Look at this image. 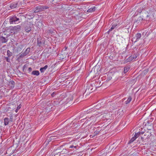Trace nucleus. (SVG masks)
I'll use <instances>...</instances> for the list:
<instances>
[{"label":"nucleus","mask_w":156,"mask_h":156,"mask_svg":"<svg viewBox=\"0 0 156 156\" xmlns=\"http://www.w3.org/2000/svg\"><path fill=\"white\" fill-rule=\"evenodd\" d=\"M100 86L95 85V84L94 83H88L86 87L85 91L83 93V97L85 96L86 97L87 95H88L94 91L97 87H99Z\"/></svg>","instance_id":"f257e3e1"},{"label":"nucleus","mask_w":156,"mask_h":156,"mask_svg":"<svg viewBox=\"0 0 156 156\" xmlns=\"http://www.w3.org/2000/svg\"><path fill=\"white\" fill-rule=\"evenodd\" d=\"M21 19L20 17L17 15H12L9 17V22L10 24H16L21 22Z\"/></svg>","instance_id":"f03ea898"},{"label":"nucleus","mask_w":156,"mask_h":156,"mask_svg":"<svg viewBox=\"0 0 156 156\" xmlns=\"http://www.w3.org/2000/svg\"><path fill=\"white\" fill-rule=\"evenodd\" d=\"M86 120L82 125V126H84V127L90 125L92 123H94L96 121L95 117L94 116H92L87 119L86 118Z\"/></svg>","instance_id":"7ed1b4c3"},{"label":"nucleus","mask_w":156,"mask_h":156,"mask_svg":"<svg viewBox=\"0 0 156 156\" xmlns=\"http://www.w3.org/2000/svg\"><path fill=\"white\" fill-rule=\"evenodd\" d=\"M8 35H6L5 33H3L2 36L0 35V46L2 45V43H6L8 40Z\"/></svg>","instance_id":"20e7f679"},{"label":"nucleus","mask_w":156,"mask_h":156,"mask_svg":"<svg viewBox=\"0 0 156 156\" xmlns=\"http://www.w3.org/2000/svg\"><path fill=\"white\" fill-rule=\"evenodd\" d=\"M48 8V7L45 5H39L35 8L34 12L35 13L38 12Z\"/></svg>","instance_id":"39448f33"},{"label":"nucleus","mask_w":156,"mask_h":156,"mask_svg":"<svg viewBox=\"0 0 156 156\" xmlns=\"http://www.w3.org/2000/svg\"><path fill=\"white\" fill-rule=\"evenodd\" d=\"M33 25L32 23L29 22L27 23L25 27V30L27 32H29L31 30L32 26Z\"/></svg>","instance_id":"423d86ee"},{"label":"nucleus","mask_w":156,"mask_h":156,"mask_svg":"<svg viewBox=\"0 0 156 156\" xmlns=\"http://www.w3.org/2000/svg\"><path fill=\"white\" fill-rule=\"evenodd\" d=\"M143 20H144L142 17L141 16L139 17L137 20L135 21L134 25H135V26L136 27L138 25L141 24L142 23Z\"/></svg>","instance_id":"0eeeda50"},{"label":"nucleus","mask_w":156,"mask_h":156,"mask_svg":"<svg viewBox=\"0 0 156 156\" xmlns=\"http://www.w3.org/2000/svg\"><path fill=\"white\" fill-rule=\"evenodd\" d=\"M12 29L13 31H14L15 33L19 32L21 30V27L20 25H17L12 27Z\"/></svg>","instance_id":"6e6552de"},{"label":"nucleus","mask_w":156,"mask_h":156,"mask_svg":"<svg viewBox=\"0 0 156 156\" xmlns=\"http://www.w3.org/2000/svg\"><path fill=\"white\" fill-rule=\"evenodd\" d=\"M41 39L42 38L40 36L38 37L37 39V44L39 46H41L42 44Z\"/></svg>","instance_id":"1a4fd4ad"},{"label":"nucleus","mask_w":156,"mask_h":156,"mask_svg":"<svg viewBox=\"0 0 156 156\" xmlns=\"http://www.w3.org/2000/svg\"><path fill=\"white\" fill-rule=\"evenodd\" d=\"M18 3L17 2H14L11 4L10 7L11 9H13L17 7Z\"/></svg>","instance_id":"9d476101"},{"label":"nucleus","mask_w":156,"mask_h":156,"mask_svg":"<svg viewBox=\"0 0 156 156\" xmlns=\"http://www.w3.org/2000/svg\"><path fill=\"white\" fill-rule=\"evenodd\" d=\"M141 34L140 33H137L136 34V41H134V43L136 42L137 41H138L139 40L140 38L141 37Z\"/></svg>","instance_id":"9b49d317"},{"label":"nucleus","mask_w":156,"mask_h":156,"mask_svg":"<svg viewBox=\"0 0 156 156\" xmlns=\"http://www.w3.org/2000/svg\"><path fill=\"white\" fill-rule=\"evenodd\" d=\"M4 125L5 126H6L9 124V122H10V120H9V119L8 118H5L4 119Z\"/></svg>","instance_id":"f8f14e48"},{"label":"nucleus","mask_w":156,"mask_h":156,"mask_svg":"<svg viewBox=\"0 0 156 156\" xmlns=\"http://www.w3.org/2000/svg\"><path fill=\"white\" fill-rule=\"evenodd\" d=\"M15 82L13 81H10L9 83V85L11 88H13L15 86Z\"/></svg>","instance_id":"ddd939ff"},{"label":"nucleus","mask_w":156,"mask_h":156,"mask_svg":"<svg viewBox=\"0 0 156 156\" xmlns=\"http://www.w3.org/2000/svg\"><path fill=\"white\" fill-rule=\"evenodd\" d=\"M31 74L33 75H36V76H38L40 73L37 70H34L31 73Z\"/></svg>","instance_id":"4468645a"},{"label":"nucleus","mask_w":156,"mask_h":156,"mask_svg":"<svg viewBox=\"0 0 156 156\" xmlns=\"http://www.w3.org/2000/svg\"><path fill=\"white\" fill-rule=\"evenodd\" d=\"M48 66L45 65L44 67L40 68V71L41 73H43L48 68Z\"/></svg>","instance_id":"2eb2a0df"},{"label":"nucleus","mask_w":156,"mask_h":156,"mask_svg":"<svg viewBox=\"0 0 156 156\" xmlns=\"http://www.w3.org/2000/svg\"><path fill=\"white\" fill-rule=\"evenodd\" d=\"M130 67L129 66H126L124 68V73H126L129 69Z\"/></svg>","instance_id":"dca6fc26"},{"label":"nucleus","mask_w":156,"mask_h":156,"mask_svg":"<svg viewBox=\"0 0 156 156\" xmlns=\"http://www.w3.org/2000/svg\"><path fill=\"white\" fill-rule=\"evenodd\" d=\"M95 7L94 6L92 8H90L89 9L87 10V12H91L94 11L95 10Z\"/></svg>","instance_id":"f3484780"},{"label":"nucleus","mask_w":156,"mask_h":156,"mask_svg":"<svg viewBox=\"0 0 156 156\" xmlns=\"http://www.w3.org/2000/svg\"><path fill=\"white\" fill-rule=\"evenodd\" d=\"M30 50V48H28L27 49L25 52L23 53V55L25 56L27 55L29 53Z\"/></svg>","instance_id":"a211bd4d"},{"label":"nucleus","mask_w":156,"mask_h":156,"mask_svg":"<svg viewBox=\"0 0 156 156\" xmlns=\"http://www.w3.org/2000/svg\"><path fill=\"white\" fill-rule=\"evenodd\" d=\"M59 153V152H58ZM60 155L61 154H66L68 153V151L66 149H63L62 151L60 152Z\"/></svg>","instance_id":"6ab92c4d"},{"label":"nucleus","mask_w":156,"mask_h":156,"mask_svg":"<svg viewBox=\"0 0 156 156\" xmlns=\"http://www.w3.org/2000/svg\"><path fill=\"white\" fill-rule=\"evenodd\" d=\"M147 16L146 18H145V20H150L151 17V14H150L148 13V12L147 13Z\"/></svg>","instance_id":"aec40b11"},{"label":"nucleus","mask_w":156,"mask_h":156,"mask_svg":"<svg viewBox=\"0 0 156 156\" xmlns=\"http://www.w3.org/2000/svg\"><path fill=\"white\" fill-rule=\"evenodd\" d=\"M117 26V24H113L112 25V27L108 31V32H109L112 30L113 29H114L115 27Z\"/></svg>","instance_id":"412c9836"},{"label":"nucleus","mask_w":156,"mask_h":156,"mask_svg":"<svg viewBox=\"0 0 156 156\" xmlns=\"http://www.w3.org/2000/svg\"><path fill=\"white\" fill-rule=\"evenodd\" d=\"M132 99V97L131 96H129L128 98L127 101H125V104H128V103L130 102V101H131Z\"/></svg>","instance_id":"4be33fe9"},{"label":"nucleus","mask_w":156,"mask_h":156,"mask_svg":"<svg viewBox=\"0 0 156 156\" xmlns=\"http://www.w3.org/2000/svg\"><path fill=\"white\" fill-rule=\"evenodd\" d=\"M7 55L8 57H10L11 56H12L13 54L9 50H8L7 51Z\"/></svg>","instance_id":"5701e85b"},{"label":"nucleus","mask_w":156,"mask_h":156,"mask_svg":"<svg viewBox=\"0 0 156 156\" xmlns=\"http://www.w3.org/2000/svg\"><path fill=\"white\" fill-rule=\"evenodd\" d=\"M131 56H132V58L133 59H135L138 56V54L137 52L135 53L133 55H131Z\"/></svg>","instance_id":"b1692460"},{"label":"nucleus","mask_w":156,"mask_h":156,"mask_svg":"<svg viewBox=\"0 0 156 156\" xmlns=\"http://www.w3.org/2000/svg\"><path fill=\"white\" fill-rule=\"evenodd\" d=\"M9 117H10V122H12L13 121V115L12 114H9Z\"/></svg>","instance_id":"393cba45"},{"label":"nucleus","mask_w":156,"mask_h":156,"mask_svg":"<svg viewBox=\"0 0 156 156\" xmlns=\"http://www.w3.org/2000/svg\"><path fill=\"white\" fill-rule=\"evenodd\" d=\"M147 12H145L144 13H143V15L142 16L143 17L142 18H143V20H145V18H146L147 16H146L147 15Z\"/></svg>","instance_id":"a878e982"},{"label":"nucleus","mask_w":156,"mask_h":156,"mask_svg":"<svg viewBox=\"0 0 156 156\" xmlns=\"http://www.w3.org/2000/svg\"><path fill=\"white\" fill-rule=\"evenodd\" d=\"M60 102L58 101H54L53 104L54 106L57 105L59 104Z\"/></svg>","instance_id":"bb28decb"},{"label":"nucleus","mask_w":156,"mask_h":156,"mask_svg":"<svg viewBox=\"0 0 156 156\" xmlns=\"http://www.w3.org/2000/svg\"><path fill=\"white\" fill-rule=\"evenodd\" d=\"M133 60V58H132V56H130L126 59V61L127 62H129Z\"/></svg>","instance_id":"cd10ccee"},{"label":"nucleus","mask_w":156,"mask_h":156,"mask_svg":"<svg viewBox=\"0 0 156 156\" xmlns=\"http://www.w3.org/2000/svg\"><path fill=\"white\" fill-rule=\"evenodd\" d=\"M133 60V58H132V56H130L126 59V61L127 62H129Z\"/></svg>","instance_id":"c85d7f7f"},{"label":"nucleus","mask_w":156,"mask_h":156,"mask_svg":"<svg viewBox=\"0 0 156 156\" xmlns=\"http://www.w3.org/2000/svg\"><path fill=\"white\" fill-rule=\"evenodd\" d=\"M136 139V138L134 136L129 141V143H130L133 142Z\"/></svg>","instance_id":"c756f323"},{"label":"nucleus","mask_w":156,"mask_h":156,"mask_svg":"<svg viewBox=\"0 0 156 156\" xmlns=\"http://www.w3.org/2000/svg\"><path fill=\"white\" fill-rule=\"evenodd\" d=\"M140 135V133L138 132L137 133H135L134 136L136 139L137 137H139Z\"/></svg>","instance_id":"7c9ffc66"},{"label":"nucleus","mask_w":156,"mask_h":156,"mask_svg":"<svg viewBox=\"0 0 156 156\" xmlns=\"http://www.w3.org/2000/svg\"><path fill=\"white\" fill-rule=\"evenodd\" d=\"M77 145H71L70 147V148H74L75 149H76V148L77 147Z\"/></svg>","instance_id":"2f4dec72"},{"label":"nucleus","mask_w":156,"mask_h":156,"mask_svg":"<svg viewBox=\"0 0 156 156\" xmlns=\"http://www.w3.org/2000/svg\"><path fill=\"white\" fill-rule=\"evenodd\" d=\"M9 58V57H5V59L6 60L7 62H10V59Z\"/></svg>","instance_id":"473e14b6"},{"label":"nucleus","mask_w":156,"mask_h":156,"mask_svg":"<svg viewBox=\"0 0 156 156\" xmlns=\"http://www.w3.org/2000/svg\"><path fill=\"white\" fill-rule=\"evenodd\" d=\"M100 131H95L94 132V135H97L99 133Z\"/></svg>","instance_id":"72a5a7b5"},{"label":"nucleus","mask_w":156,"mask_h":156,"mask_svg":"<svg viewBox=\"0 0 156 156\" xmlns=\"http://www.w3.org/2000/svg\"><path fill=\"white\" fill-rule=\"evenodd\" d=\"M27 65H25L23 67V70H26L27 68Z\"/></svg>","instance_id":"f704fd0d"},{"label":"nucleus","mask_w":156,"mask_h":156,"mask_svg":"<svg viewBox=\"0 0 156 156\" xmlns=\"http://www.w3.org/2000/svg\"><path fill=\"white\" fill-rule=\"evenodd\" d=\"M32 68L31 67H29L28 69V73H30L32 71Z\"/></svg>","instance_id":"c9c22d12"},{"label":"nucleus","mask_w":156,"mask_h":156,"mask_svg":"<svg viewBox=\"0 0 156 156\" xmlns=\"http://www.w3.org/2000/svg\"><path fill=\"white\" fill-rule=\"evenodd\" d=\"M56 94V92H54L51 94V96L52 97H54Z\"/></svg>","instance_id":"e433bc0d"},{"label":"nucleus","mask_w":156,"mask_h":156,"mask_svg":"<svg viewBox=\"0 0 156 156\" xmlns=\"http://www.w3.org/2000/svg\"><path fill=\"white\" fill-rule=\"evenodd\" d=\"M56 137V136H51L50 137V139H51V140H54V139H56V138H55Z\"/></svg>","instance_id":"4c0bfd02"},{"label":"nucleus","mask_w":156,"mask_h":156,"mask_svg":"<svg viewBox=\"0 0 156 156\" xmlns=\"http://www.w3.org/2000/svg\"><path fill=\"white\" fill-rule=\"evenodd\" d=\"M1 122L0 121V133L1 132L2 129V126L1 125Z\"/></svg>","instance_id":"58836bf2"},{"label":"nucleus","mask_w":156,"mask_h":156,"mask_svg":"<svg viewBox=\"0 0 156 156\" xmlns=\"http://www.w3.org/2000/svg\"><path fill=\"white\" fill-rule=\"evenodd\" d=\"M101 82H99V85H97V84H95V85H96L97 86H100L99 87H100L101 85L103 83H102L101 84Z\"/></svg>","instance_id":"ea45409f"},{"label":"nucleus","mask_w":156,"mask_h":156,"mask_svg":"<svg viewBox=\"0 0 156 156\" xmlns=\"http://www.w3.org/2000/svg\"><path fill=\"white\" fill-rule=\"evenodd\" d=\"M112 78H109L108 79H107L106 80V81H108L109 80H110Z\"/></svg>","instance_id":"a19ab883"},{"label":"nucleus","mask_w":156,"mask_h":156,"mask_svg":"<svg viewBox=\"0 0 156 156\" xmlns=\"http://www.w3.org/2000/svg\"><path fill=\"white\" fill-rule=\"evenodd\" d=\"M85 119H83L81 120L80 121L81 122H83L84 121Z\"/></svg>","instance_id":"79ce46f5"},{"label":"nucleus","mask_w":156,"mask_h":156,"mask_svg":"<svg viewBox=\"0 0 156 156\" xmlns=\"http://www.w3.org/2000/svg\"><path fill=\"white\" fill-rule=\"evenodd\" d=\"M139 133H140V134H144V132H139Z\"/></svg>","instance_id":"37998d69"},{"label":"nucleus","mask_w":156,"mask_h":156,"mask_svg":"<svg viewBox=\"0 0 156 156\" xmlns=\"http://www.w3.org/2000/svg\"><path fill=\"white\" fill-rule=\"evenodd\" d=\"M113 149V148H112V147H110L109 148V149H110V150L111 149V150H112Z\"/></svg>","instance_id":"c03bdc74"},{"label":"nucleus","mask_w":156,"mask_h":156,"mask_svg":"<svg viewBox=\"0 0 156 156\" xmlns=\"http://www.w3.org/2000/svg\"><path fill=\"white\" fill-rule=\"evenodd\" d=\"M141 140H142H142L143 141V140H144V137H141Z\"/></svg>","instance_id":"a18cd8bd"},{"label":"nucleus","mask_w":156,"mask_h":156,"mask_svg":"<svg viewBox=\"0 0 156 156\" xmlns=\"http://www.w3.org/2000/svg\"><path fill=\"white\" fill-rule=\"evenodd\" d=\"M18 109H16V112H17Z\"/></svg>","instance_id":"49530a36"},{"label":"nucleus","mask_w":156,"mask_h":156,"mask_svg":"<svg viewBox=\"0 0 156 156\" xmlns=\"http://www.w3.org/2000/svg\"><path fill=\"white\" fill-rule=\"evenodd\" d=\"M20 108H19V107L18 106V107H17V109H18V110L19 109H20Z\"/></svg>","instance_id":"de8ad7c7"},{"label":"nucleus","mask_w":156,"mask_h":156,"mask_svg":"<svg viewBox=\"0 0 156 156\" xmlns=\"http://www.w3.org/2000/svg\"><path fill=\"white\" fill-rule=\"evenodd\" d=\"M49 31L50 32H52V31L51 30H49Z\"/></svg>","instance_id":"09e8293b"},{"label":"nucleus","mask_w":156,"mask_h":156,"mask_svg":"<svg viewBox=\"0 0 156 156\" xmlns=\"http://www.w3.org/2000/svg\"><path fill=\"white\" fill-rule=\"evenodd\" d=\"M98 83H99V82L98 81V82H97L96 81V83H97V84Z\"/></svg>","instance_id":"8fccbe9b"},{"label":"nucleus","mask_w":156,"mask_h":156,"mask_svg":"<svg viewBox=\"0 0 156 156\" xmlns=\"http://www.w3.org/2000/svg\"><path fill=\"white\" fill-rule=\"evenodd\" d=\"M80 97L79 98H78V99H80Z\"/></svg>","instance_id":"3c124183"},{"label":"nucleus","mask_w":156,"mask_h":156,"mask_svg":"<svg viewBox=\"0 0 156 156\" xmlns=\"http://www.w3.org/2000/svg\"><path fill=\"white\" fill-rule=\"evenodd\" d=\"M1 154H2L1 152V151H0V155Z\"/></svg>","instance_id":"603ef678"},{"label":"nucleus","mask_w":156,"mask_h":156,"mask_svg":"<svg viewBox=\"0 0 156 156\" xmlns=\"http://www.w3.org/2000/svg\"><path fill=\"white\" fill-rule=\"evenodd\" d=\"M20 50H22V49L21 48H20Z\"/></svg>","instance_id":"864d4df0"},{"label":"nucleus","mask_w":156,"mask_h":156,"mask_svg":"<svg viewBox=\"0 0 156 156\" xmlns=\"http://www.w3.org/2000/svg\"><path fill=\"white\" fill-rule=\"evenodd\" d=\"M145 136H147V135H146L145 134Z\"/></svg>","instance_id":"5fc2aeb1"},{"label":"nucleus","mask_w":156,"mask_h":156,"mask_svg":"<svg viewBox=\"0 0 156 156\" xmlns=\"http://www.w3.org/2000/svg\"><path fill=\"white\" fill-rule=\"evenodd\" d=\"M145 136H147V135H146L145 134Z\"/></svg>","instance_id":"6e6d98bb"},{"label":"nucleus","mask_w":156,"mask_h":156,"mask_svg":"<svg viewBox=\"0 0 156 156\" xmlns=\"http://www.w3.org/2000/svg\"><path fill=\"white\" fill-rule=\"evenodd\" d=\"M145 136H147V135H146L145 134Z\"/></svg>","instance_id":"4d7b16f0"},{"label":"nucleus","mask_w":156,"mask_h":156,"mask_svg":"<svg viewBox=\"0 0 156 156\" xmlns=\"http://www.w3.org/2000/svg\"><path fill=\"white\" fill-rule=\"evenodd\" d=\"M58 148H58V149H58Z\"/></svg>","instance_id":"13d9d810"},{"label":"nucleus","mask_w":156,"mask_h":156,"mask_svg":"<svg viewBox=\"0 0 156 156\" xmlns=\"http://www.w3.org/2000/svg\"><path fill=\"white\" fill-rule=\"evenodd\" d=\"M60 147H62V146H61Z\"/></svg>","instance_id":"bf43d9fd"},{"label":"nucleus","mask_w":156,"mask_h":156,"mask_svg":"<svg viewBox=\"0 0 156 156\" xmlns=\"http://www.w3.org/2000/svg\"><path fill=\"white\" fill-rule=\"evenodd\" d=\"M19 48H20V47H19L18 48V49H19Z\"/></svg>","instance_id":"052dcab7"},{"label":"nucleus","mask_w":156,"mask_h":156,"mask_svg":"<svg viewBox=\"0 0 156 156\" xmlns=\"http://www.w3.org/2000/svg\"><path fill=\"white\" fill-rule=\"evenodd\" d=\"M78 101H76V102H78Z\"/></svg>","instance_id":"680f3d73"}]
</instances>
